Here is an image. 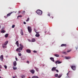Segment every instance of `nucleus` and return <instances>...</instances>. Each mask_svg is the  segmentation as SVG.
<instances>
[{
	"instance_id": "nucleus-44",
	"label": "nucleus",
	"mask_w": 78,
	"mask_h": 78,
	"mask_svg": "<svg viewBox=\"0 0 78 78\" xmlns=\"http://www.w3.org/2000/svg\"><path fill=\"white\" fill-rule=\"evenodd\" d=\"M23 23H24V24H26V22H23Z\"/></svg>"
},
{
	"instance_id": "nucleus-12",
	"label": "nucleus",
	"mask_w": 78,
	"mask_h": 78,
	"mask_svg": "<svg viewBox=\"0 0 78 78\" xmlns=\"http://www.w3.org/2000/svg\"><path fill=\"white\" fill-rule=\"evenodd\" d=\"M61 62L57 60L55 62V63L57 65V64H60Z\"/></svg>"
},
{
	"instance_id": "nucleus-54",
	"label": "nucleus",
	"mask_w": 78,
	"mask_h": 78,
	"mask_svg": "<svg viewBox=\"0 0 78 78\" xmlns=\"http://www.w3.org/2000/svg\"><path fill=\"white\" fill-rule=\"evenodd\" d=\"M52 19H53V17H52Z\"/></svg>"
},
{
	"instance_id": "nucleus-5",
	"label": "nucleus",
	"mask_w": 78,
	"mask_h": 78,
	"mask_svg": "<svg viewBox=\"0 0 78 78\" xmlns=\"http://www.w3.org/2000/svg\"><path fill=\"white\" fill-rule=\"evenodd\" d=\"M71 68L73 70H76V66H71Z\"/></svg>"
},
{
	"instance_id": "nucleus-21",
	"label": "nucleus",
	"mask_w": 78,
	"mask_h": 78,
	"mask_svg": "<svg viewBox=\"0 0 78 78\" xmlns=\"http://www.w3.org/2000/svg\"><path fill=\"white\" fill-rule=\"evenodd\" d=\"M8 41H5L4 44L6 45L7 44H8Z\"/></svg>"
},
{
	"instance_id": "nucleus-41",
	"label": "nucleus",
	"mask_w": 78,
	"mask_h": 78,
	"mask_svg": "<svg viewBox=\"0 0 78 78\" xmlns=\"http://www.w3.org/2000/svg\"><path fill=\"white\" fill-rule=\"evenodd\" d=\"M23 14H25V11H23Z\"/></svg>"
},
{
	"instance_id": "nucleus-1",
	"label": "nucleus",
	"mask_w": 78,
	"mask_h": 78,
	"mask_svg": "<svg viewBox=\"0 0 78 78\" xmlns=\"http://www.w3.org/2000/svg\"><path fill=\"white\" fill-rule=\"evenodd\" d=\"M19 48H17L16 49V51H18L19 52H20V51L22 50V49H23V45H22Z\"/></svg>"
},
{
	"instance_id": "nucleus-7",
	"label": "nucleus",
	"mask_w": 78,
	"mask_h": 78,
	"mask_svg": "<svg viewBox=\"0 0 78 78\" xmlns=\"http://www.w3.org/2000/svg\"><path fill=\"white\" fill-rule=\"evenodd\" d=\"M65 58L66 59H69L71 58V56H66L65 57Z\"/></svg>"
},
{
	"instance_id": "nucleus-39",
	"label": "nucleus",
	"mask_w": 78,
	"mask_h": 78,
	"mask_svg": "<svg viewBox=\"0 0 78 78\" xmlns=\"http://www.w3.org/2000/svg\"><path fill=\"white\" fill-rule=\"evenodd\" d=\"M33 52L34 53H37V51L35 50Z\"/></svg>"
},
{
	"instance_id": "nucleus-26",
	"label": "nucleus",
	"mask_w": 78,
	"mask_h": 78,
	"mask_svg": "<svg viewBox=\"0 0 78 78\" xmlns=\"http://www.w3.org/2000/svg\"><path fill=\"white\" fill-rule=\"evenodd\" d=\"M34 68L36 69V70L37 72H38V68H37L36 67H35Z\"/></svg>"
},
{
	"instance_id": "nucleus-49",
	"label": "nucleus",
	"mask_w": 78,
	"mask_h": 78,
	"mask_svg": "<svg viewBox=\"0 0 78 78\" xmlns=\"http://www.w3.org/2000/svg\"><path fill=\"white\" fill-rule=\"evenodd\" d=\"M20 12H21L20 11H19V13H20Z\"/></svg>"
},
{
	"instance_id": "nucleus-55",
	"label": "nucleus",
	"mask_w": 78,
	"mask_h": 78,
	"mask_svg": "<svg viewBox=\"0 0 78 78\" xmlns=\"http://www.w3.org/2000/svg\"><path fill=\"white\" fill-rule=\"evenodd\" d=\"M4 29V28H2V29Z\"/></svg>"
},
{
	"instance_id": "nucleus-17",
	"label": "nucleus",
	"mask_w": 78,
	"mask_h": 78,
	"mask_svg": "<svg viewBox=\"0 0 78 78\" xmlns=\"http://www.w3.org/2000/svg\"><path fill=\"white\" fill-rule=\"evenodd\" d=\"M66 44H62L61 45V47H66Z\"/></svg>"
},
{
	"instance_id": "nucleus-34",
	"label": "nucleus",
	"mask_w": 78,
	"mask_h": 78,
	"mask_svg": "<svg viewBox=\"0 0 78 78\" xmlns=\"http://www.w3.org/2000/svg\"><path fill=\"white\" fill-rule=\"evenodd\" d=\"M62 76V75H59L58 76V78H61Z\"/></svg>"
},
{
	"instance_id": "nucleus-36",
	"label": "nucleus",
	"mask_w": 78,
	"mask_h": 78,
	"mask_svg": "<svg viewBox=\"0 0 78 78\" xmlns=\"http://www.w3.org/2000/svg\"><path fill=\"white\" fill-rule=\"evenodd\" d=\"M58 74H55V77H57L58 76Z\"/></svg>"
},
{
	"instance_id": "nucleus-15",
	"label": "nucleus",
	"mask_w": 78,
	"mask_h": 78,
	"mask_svg": "<svg viewBox=\"0 0 78 78\" xmlns=\"http://www.w3.org/2000/svg\"><path fill=\"white\" fill-rule=\"evenodd\" d=\"M50 59L53 62H55L54 58L53 57H50Z\"/></svg>"
},
{
	"instance_id": "nucleus-30",
	"label": "nucleus",
	"mask_w": 78,
	"mask_h": 78,
	"mask_svg": "<svg viewBox=\"0 0 78 78\" xmlns=\"http://www.w3.org/2000/svg\"><path fill=\"white\" fill-rule=\"evenodd\" d=\"M18 55L19 56H20L21 55H22V54H21V53H18Z\"/></svg>"
},
{
	"instance_id": "nucleus-4",
	"label": "nucleus",
	"mask_w": 78,
	"mask_h": 78,
	"mask_svg": "<svg viewBox=\"0 0 78 78\" xmlns=\"http://www.w3.org/2000/svg\"><path fill=\"white\" fill-rule=\"evenodd\" d=\"M27 29L28 30V31L29 33H31V27L29 26L27 27Z\"/></svg>"
},
{
	"instance_id": "nucleus-9",
	"label": "nucleus",
	"mask_w": 78,
	"mask_h": 78,
	"mask_svg": "<svg viewBox=\"0 0 78 78\" xmlns=\"http://www.w3.org/2000/svg\"><path fill=\"white\" fill-rule=\"evenodd\" d=\"M13 64L14 66H16V65H17V62H16V61H14L13 62Z\"/></svg>"
},
{
	"instance_id": "nucleus-19",
	"label": "nucleus",
	"mask_w": 78,
	"mask_h": 78,
	"mask_svg": "<svg viewBox=\"0 0 78 78\" xmlns=\"http://www.w3.org/2000/svg\"><path fill=\"white\" fill-rule=\"evenodd\" d=\"M5 32V31L4 30H2L1 31V33H4Z\"/></svg>"
},
{
	"instance_id": "nucleus-38",
	"label": "nucleus",
	"mask_w": 78,
	"mask_h": 78,
	"mask_svg": "<svg viewBox=\"0 0 78 78\" xmlns=\"http://www.w3.org/2000/svg\"><path fill=\"white\" fill-rule=\"evenodd\" d=\"M70 71H69V73H67V74H66V75H67V76L68 77H69V76H68V74H69V72H70Z\"/></svg>"
},
{
	"instance_id": "nucleus-33",
	"label": "nucleus",
	"mask_w": 78,
	"mask_h": 78,
	"mask_svg": "<svg viewBox=\"0 0 78 78\" xmlns=\"http://www.w3.org/2000/svg\"><path fill=\"white\" fill-rule=\"evenodd\" d=\"M15 27V25H13L12 26V28H13Z\"/></svg>"
},
{
	"instance_id": "nucleus-25",
	"label": "nucleus",
	"mask_w": 78,
	"mask_h": 78,
	"mask_svg": "<svg viewBox=\"0 0 78 78\" xmlns=\"http://www.w3.org/2000/svg\"><path fill=\"white\" fill-rule=\"evenodd\" d=\"M21 59H22V60H24L25 59V58L23 57H21Z\"/></svg>"
},
{
	"instance_id": "nucleus-23",
	"label": "nucleus",
	"mask_w": 78,
	"mask_h": 78,
	"mask_svg": "<svg viewBox=\"0 0 78 78\" xmlns=\"http://www.w3.org/2000/svg\"><path fill=\"white\" fill-rule=\"evenodd\" d=\"M54 56L56 57H59V55L58 54H55L54 55Z\"/></svg>"
},
{
	"instance_id": "nucleus-42",
	"label": "nucleus",
	"mask_w": 78,
	"mask_h": 78,
	"mask_svg": "<svg viewBox=\"0 0 78 78\" xmlns=\"http://www.w3.org/2000/svg\"><path fill=\"white\" fill-rule=\"evenodd\" d=\"M27 63L28 64H29V63H30V62H29V61H27Z\"/></svg>"
},
{
	"instance_id": "nucleus-13",
	"label": "nucleus",
	"mask_w": 78,
	"mask_h": 78,
	"mask_svg": "<svg viewBox=\"0 0 78 78\" xmlns=\"http://www.w3.org/2000/svg\"><path fill=\"white\" fill-rule=\"evenodd\" d=\"M16 44L18 47H19V41H17L16 42Z\"/></svg>"
},
{
	"instance_id": "nucleus-10",
	"label": "nucleus",
	"mask_w": 78,
	"mask_h": 78,
	"mask_svg": "<svg viewBox=\"0 0 78 78\" xmlns=\"http://www.w3.org/2000/svg\"><path fill=\"white\" fill-rule=\"evenodd\" d=\"M13 12H11L9 13L7 15V17H9V16H11V14H12V13Z\"/></svg>"
},
{
	"instance_id": "nucleus-16",
	"label": "nucleus",
	"mask_w": 78,
	"mask_h": 78,
	"mask_svg": "<svg viewBox=\"0 0 78 78\" xmlns=\"http://www.w3.org/2000/svg\"><path fill=\"white\" fill-rule=\"evenodd\" d=\"M20 34L22 35H23V30L22 29L21 30Z\"/></svg>"
},
{
	"instance_id": "nucleus-46",
	"label": "nucleus",
	"mask_w": 78,
	"mask_h": 78,
	"mask_svg": "<svg viewBox=\"0 0 78 78\" xmlns=\"http://www.w3.org/2000/svg\"><path fill=\"white\" fill-rule=\"evenodd\" d=\"M16 61H17V58L16 57Z\"/></svg>"
},
{
	"instance_id": "nucleus-57",
	"label": "nucleus",
	"mask_w": 78,
	"mask_h": 78,
	"mask_svg": "<svg viewBox=\"0 0 78 78\" xmlns=\"http://www.w3.org/2000/svg\"><path fill=\"white\" fill-rule=\"evenodd\" d=\"M4 17H5V16Z\"/></svg>"
},
{
	"instance_id": "nucleus-6",
	"label": "nucleus",
	"mask_w": 78,
	"mask_h": 78,
	"mask_svg": "<svg viewBox=\"0 0 78 78\" xmlns=\"http://www.w3.org/2000/svg\"><path fill=\"white\" fill-rule=\"evenodd\" d=\"M0 58L1 60L2 61L3 60V55H1V56H0Z\"/></svg>"
},
{
	"instance_id": "nucleus-43",
	"label": "nucleus",
	"mask_w": 78,
	"mask_h": 78,
	"mask_svg": "<svg viewBox=\"0 0 78 78\" xmlns=\"http://www.w3.org/2000/svg\"><path fill=\"white\" fill-rule=\"evenodd\" d=\"M66 51H64L62 52L63 54H66Z\"/></svg>"
},
{
	"instance_id": "nucleus-32",
	"label": "nucleus",
	"mask_w": 78,
	"mask_h": 78,
	"mask_svg": "<svg viewBox=\"0 0 78 78\" xmlns=\"http://www.w3.org/2000/svg\"><path fill=\"white\" fill-rule=\"evenodd\" d=\"M29 20H30V18L29 17H28L27 18V20H26V21L28 22V21H29Z\"/></svg>"
},
{
	"instance_id": "nucleus-2",
	"label": "nucleus",
	"mask_w": 78,
	"mask_h": 78,
	"mask_svg": "<svg viewBox=\"0 0 78 78\" xmlns=\"http://www.w3.org/2000/svg\"><path fill=\"white\" fill-rule=\"evenodd\" d=\"M36 12L39 15H41L42 13V11L40 9L37 10Z\"/></svg>"
},
{
	"instance_id": "nucleus-52",
	"label": "nucleus",
	"mask_w": 78,
	"mask_h": 78,
	"mask_svg": "<svg viewBox=\"0 0 78 78\" xmlns=\"http://www.w3.org/2000/svg\"><path fill=\"white\" fill-rule=\"evenodd\" d=\"M1 71V69H0V71Z\"/></svg>"
},
{
	"instance_id": "nucleus-47",
	"label": "nucleus",
	"mask_w": 78,
	"mask_h": 78,
	"mask_svg": "<svg viewBox=\"0 0 78 78\" xmlns=\"http://www.w3.org/2000/svg\"><path fill=\"white\" fill-rule=\"evenodd\" d=\"M48 16H50V14L49 13L48 14Z\"/></svg>"
},
{
	"instance_id": "nucleus-50",
	"label": "nucleus",
	"mask_w": 78,
	"mask_h": 78,
	"mask_svg": "<svg viewBox=\"0 0 78 78\" xmlns=\"http://www.w3.org/2000/svg\"><path fill=\"white\" fill-rule=\"evenodd\" d=\"M12 78H15V77L13 76V77H12Z\"/></svg>"
},
{
	"instance_id": "nucleus-11",
	"label": "nucleus",
	"mask_w": 78,
	"mask_h": 78,
	"mask_svg": "<svg viewBox=\"0 0 78 78\" xmlns=\"http://www.w3.org/2000/svg\"><path fill=\"white\" fill-rule=\"evenodd\" d=\"M56 68V67H53L52 68V69H51L52 71H55Z\"/></svg>"
},
{
	"instance_id": "nucleus-28",
	"label": "nucleus",
	"mask_w": 78,
	"mask_h": 78,
	"mask_svg": "<svg viewBox=\"0 0 78 78\" xmlns=\"http://www.w3.org/2000/svg\"><path fill=\"white\" fill-rule=\"evenodd\" d=\"M13 70H16L17 69V68H16L14 66H13Z\"/></svg>"
},
{
	"instance_id": "nucleus-37",
	"label": "nucleus",
	"mask_w": 78,
	"mask_h": 78,
	"mask_svg": "<svg viewBox=\"0 0 78 78\" xmlns=\"http://www.w3.org/2000/svg\"><path fill=\"white\" fill-rule=\"evenodd\" d=\"M2 67L1 65L0 64V69H2Z\"/></svg>"
},
{
	"instance_id": "nucleus-24",
	"label": "nucleus",
	"mask_w": 78,
	"mask_h": 78,
	"mask_svg": "<svg viewBox=\"0 0 78 78\" xmlns=\"http://www.w3.org/2000/svg\"><path fill=\"white\" fill-rule=\"evenodd\" d=\"M38 77H37V76H33V77H32V78H38Z\"/></svg>"
},
{
	"instance_id": "nucleus-45",
	"label": "nucleus",
	"mask_w": 78,
	"mask_h": 78,
	"mask_svg": "<svg viewBox=\"0 0 78 78\" xmlns=\"http://www.w3.org/2000/svg\"><path fill=\"white\" fill-rule=\"evenodd\" d=\"M28 41H29V42H31V40L30 39H28Z\"/></svg>"
},
{
	"instance_id": "nucleus-22",
	"label": "nucleus",
	"mask_w": 78,
	"mask_h": 78,
	"mask_svg": "<svg viewBox=\"0 0 78 78\" xmlns=\"http://www.w3.org/2000/svg\"><path fill=\"white\" fill-rule=\"evenodd\" d=\"M30 72L32 73H34L35 72L34 70V69H32V70H31L30 71Z\"/></svg>"
},
{
	"instance_id": "nucleus-35",
	"label": "nucleus",
	"mask_w": 78,
	"mask_h": 78,
	"mask_svg": "<svg viewBox=\"0 0 78 78\" xmlns=\"http://www.w3.org/2000/svg\"><path fill=\"white\" fill-rule=\"evenodd\" d=\"M71 51H72L71 49H70L69 50H68V51H67V52H70Z\"/></svg>"
},
{
	"instance_id": "nucleus-56",
	"label": "nucleus",
	"mask_w": 78,
	"mask_h": 78,
	"mask_svg": "<svg viewBox=\"0 0 78 78\" xmlns=\"http://www.w3.org/2000/svg\"><path fill=\"white\" fill-rule=\"evenodd\" d=\"M29 78H31V77H29Z\"/></svg>"
},
{
	"instance_id": "nucleus-29",
	"label": "nucleus",
	"mask_w": 78,
	"mask_h": 78,
	"mask_svg": "<svg viewBox=\"0 0 78 78\" xmlns=\"http://www.w3.org/2000/svg\"><path fill=\"white\" fill-rule=\"evenodd\" d=\"M4 66L5 69H7V66H6V65H4Z\"/></svg>"
},
{
	"instance_id": "nucleus-14",
	"label": "nucleus",
	"mask_w": 78,
	"mask_h": 78,
	"mask_svg": "<svg viewBox=\"0 0 78 78\" xmlns=\"http://www.w3.org/2000/svg\"><path fill=\"white\" fill-rule=\"evenodd\" d=\"M26 51L28 53H31V50L30 49H27L26 50Z\"/></svg>"
},
{
	"instance_id": "nucleus-8",
	"label": "nucleus",
	"mask_w": 78,
	"mask_h": 78,
	"mask_svg": "<svg viewBox=\"0 0 78 78\" xmlns=\"http://www.w3.org/2000/svg\"><path fill=\"white\" fill-rule=\"evenodd\" d=\"M2 46L3 48H7V45L4 44H2Z\"/></svg>"
},
{
	"instance_id": "nucleus-40",
	"label": "nucleus",
	"mask_w": 78,
	"mask_h": 78,
	"mask_svg": "<svg viewBox=\"0 0 78 78\" xmlns=\"http://www.w3.org/2000/svg\"><path fill=\"white\" fill-rule=\"evenodd\" d=\"M55 71L58 73V72H59V71H58V69H56Z\"/></svg>"
},
{
	"instance_id": "nucleus-31",
	"label": "nucleus",
	"mask_w": 78,
	"mask_h": 78,
	"mask_svg": "<svg viewBox=\"0 0 78 78\" xmlns=\"http://www.w3.org/2000/svg\"><path fill=\"white\" fill-rule=\"evenodd\" d=\"M22 17V15H19L17 16V18H18L19 17Z\"/></svg>"
},
{
	"instance_id": "nucleus-51",
	"label": "nucleus",
	"mask_w": 78,
	"mask_h": 78,
	"mask_svg": "<svg viewBox=\"0 0 78 78\" xmlns=\"http://www.w3.org/2000/svg\"><path fill=\"white\" fill-rule=\"evenodd\" d=\"M1 25H0V29L1 28Z\"/></svg>"
},
{
	"instance_id": "nucleus-18",
	"label": "nucleus",
	"mask_w": 78,
	"mask_h": 78,
	"mask_svg": "<svg viewBox=\"0 0 78 78\" xmlns=\"http://www.w3.org/2000/svg\"><path fill=\"white\" fill-rule=\"evenodd\" d=\"M8 37V34H6L5 35V38H7Z\"/></svg>"
},
{
	"instance_id": "nucleus-3",
	"label": "nucleus",
	"mask_w": 78,
	"mask_h": 78,
	"mask_svg": "<svg viewBox=\"0 0 78 78\" xmlns=\"http://www.w3.org/2000/svg\"><path fill=\"white\" fill-rule=\"evenodd\" d=\"M34 30L35 32L36 33V34L35 35V36L37 37H39L40 36V35L38 34L39 33V32H37V30L35 29H34Z\"/></svg>"
},
{
	"instance_id": "nucleus-53",
	"label": "nucleus",
	"mask_w": 78,
	"mask_h": 78,
	"mask_svg": "<svg viewBox=\"0 0 78 78\" xmlns=\"http://www.w3.org/2000/svg\"><path fill=\"white\" fill-rule=\"evenodd\" d=\"M0 78H2V77H1V76H0Z\"/></svg>"
},
{
	"instance_id": "nucleus-48",
	"label": "nucleus",
	"mask_w": 78,
	"mask_h": 78,
	"mask_svg": "<svg viewBox=\"0 0 78 78\" xmlns=\"http://www.w3.org/2000/svg\"><path fill=\"white\" fill-rule=\"evenodd\" d=\"M22 44H20V46H22Z\"/></svg>"
},
{
	"instance_id": "nucleus-27",
	"label": "nucleus",
	"mask_w": 78,
	"mask_h": 78,
	"mask_svg": "<svg viewBox=\"0 0 78 78\" xmlns=\"http://www.w3.org/2000/svg\"><path fill=\"white\" fill-rule=\"evenodd\" d=\"M25 75H22L21 76V77L22 78H25Z\"/></svg>"
},
{
	"instance_id": "nucleus-20",
	"label": "nucleus",
	"mask_w": 78,
	"mask_h": 78,
	"mask_svg": "<svg viewBox=\"0 0 78 78\" xmlns=\"http://www.w3.org/2000/svg\"><path fill=\"white\" fill-rule=\"evenodd\" d=\"M35 41V39L34 38L32 39L31 40V41L32 42H34Z\"/></svg>"
}]
</instances>
